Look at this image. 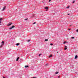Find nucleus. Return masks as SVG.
<instances>
[{
	"label": "nucleus",
	"mask_w": 78,
	"mask_h": 78,
	"mask_svg": "<svg viewBox=\"0 0 78 78\" xmlns=\"http://www.w3.org/2000/svg\"><path fill=\"white\" fill-rule=\"evenodd\" d=\"M66 42H67L66 41H65L64 42V44H66Z\"/></svg>",
	"instance_id": "obj_21"
},
{
	"label": "nucleus",
	"mask_w": 78,
	"mask_h": 78,
	"mask_svg": "<svg viewBox=\"0 0 78 78\" xmlns=\"http://www.w3.org/2000/svg\"><path fill=\"white\" fill-rule=\"evenodd\" d=\"M20 44V43H17L16 44V45H17V46H18V45H19Z\"/></svg>",
	"instance_id": "obj_7"
},
{
	"label": "nucleus",
	"mask_w": 78,
	"mask_h": 78,
	"mask_svg": "<svg viewBox=\"0 0 78 78\" xmlns=\"http://www.w3.org/2000/svg\"><path fill=\"white\" fill-rule=\"evenodd\" d=\"M45 9H48V7H45Z\"/></svg>",
	"instance_id": "obj_11"
},
{
	"label": "nucleus",
	"mask_w": 78,
	"mask_h": 78,
	"mask_svg": "<svg viewBox=\"0 0 78 78\" xmlns=\"http://www.w3.org/2000/svg\"><path fill=\"white\" fill-rule=\"evenodd\" d=\"M3 78H5V77H3Z\"/></svg>",
	"instance_id": "obj_30"
},
{
	"label": "nucleus",
	"mask_w": 78,
	"mask_h": 78,
	"mask_svg": "<svg viewBox=\"0 0 78 78\" xmlns=\"http://www.w3.org/2000/svg\"><path fill=\"white\" fill-rule=\"evenodd\" d=\"M28 18L26 19H25V20H28Z\"/></svg>",
	"instance_id": "obj_14"
},
{
	"label": "nucleus",
	"mask_w": 78,
	"mask_h": 78,
	"mask_svg": "<svg viewBox=\"0 0 78 78\" xmlns=\"http://www.w3.org/2000/svg\"><path fill=\"white\" fill-rule=\"evenodd\" d=\"M58 72H55V74H58Z\"/></svg>",
	"instance_id": "obj_13"
},
{
	"label": "nucleus",
	"mask_w": 78,
	"mask_h": 78,
	"mask_svg": "<svg viewBox=\"0 0 78 78\" xmlns=\"http://www.w3.org/2000/svg\"><path fill=\"white\" fill-rule=\"evenodd\" d=\"M42 55V54H40L39 55V56H41Z\"/></svg>",
	"instance_id": "obj_22"
},
{
	"label": "nucleus",
	"mask_w": 78,
	"mask_h": 78,
	"mask_svg": "<svg viewBox=\"0 0 78 78\" xmlns=\"http://www.w3.org/2000/svg\"><path fill=\"white\" fill-rule=\"evenodd\" d=\"M53 56V55H50L49 57V58H50L51 57H52Z\"/></svg>",
	"instance_id": "obj_9"
},
{
	"label": "nucleus",
	"mask_w": 78,
	"mask_h": 78,
	"mask_svg": "<svg viewBox=\"0 0 78 78\" xmlns=\"http://www.w3.org/2000/svg\"><path fill=\"white\" fill-rule=\"evenodd\" d=\"M3 43H4V41H2V44H3Z\"/></svg>",
	"instance_id": "obj_18"
},
{
	"label": "nucleus",
	"mask_w": 78,
	"mask_h": 78,
	"mask_svg": "<svg viewBox=\"0 0 78 78\" xmlns=\"http://www.w3.org/2000/svg\"><path fill=\"white\" fill-rule=\"evenodd\" d=\"M28 67V66H25V67L26 68H27V67Z\"/></svg>",
	"instance_id": "obj_10"
},
{
	"label": "nucleus",
	"mask_w": 78,
	"mask_h": 78,
	"mask_svg": "<svg viewBox=\"0 0 78 78\" xmlns=\"http://www.w3.org/2000/svg\"><path fill=\"white\" fill-rule=\"evenodd\" d=\"M68 15H70V14H68Z\"/></svg>",
	"instance_id": "obj_31"
},
{
	"label": "nucleus",
	"mask_w": 78,
	"mask_h": 78,
	"mask_svg": "<svg viewBox=\"0 0 78 78\" xmlns=\"http://www.w3.org/2000/svg\"><path fill=\"white\" fill-rule=\"evenodd\" d=\"M57 53H58V51L57 52Z\"/></svg>",
	"instance_id": "obj_29"
},
{
	"label": "nucleus",
	"mask_w": 78,
	"mask_h": 78,
	"mask_svg": "<svg viewBox=\"0 0 78 78\" xmlns=\"http://www.w3.org/2000/svg\"><path fill=\"white\" fill-rule=\"evenodd\" d=\"M78 58V55H76L75 56V59H77Z\"/></svg>",
	"instance_id": "obj_4"
},
{
	"label": "nucleus",
	"mask_w": 78,
	"mask_h": 78,
	"mask_svg": "<svg viewBox=\"0 0 78 78\" xmlns=\"http://www.w3.org/2000/svg\"><path fill=\"white\" fill-rule=\"evenodd\" d=\"M19 57H18L16 60V61H17L18 60H19Z\"/></svg>",
	"instance_id": "obj_6"
},
{
	"label": "nucleus",
	"mask_w": 78,
	"mask_h": 78,
	"mask_svg": "<svg viewBox=\"0 0 78 78\" xmlns=\"http://www.w3.org/2000/svg\"><path fill=\"white\" fill-rule=\"evenodd\" d=\"M48 41V40L47 39H46L45 40V41Z\"/></svg>",
	"instance_id": "obj_12"
},
{
	"label": "nucleus",
	"mask_w": 78,
	"mask_h": 78,
	"mask_svg": "<svg viewBox=\"0 0 78 78\" xmlns=\"http://www.w3.org/2000/svg\"><path fill=\"white\" fill-rule=\"evenodd\" d=\"M76 32H77V33H78V29H77V30H76Z\"/></svg>",
	"instance_id": "obj_17"
},
{
	"label": "nucleus",
	"mask_w": 78,
	"mask_h": 78,
	"mask_svg": "<svg viewBox=\"0 0 78 78\" xmlns=\"http://www.w3.org/2000/svg\"><path fill=\"white\" fill-rule=\"evenodd\" d=\"M0 25H1V24H0Z\"/></svg>",
	"instance_id": "obj_35"
},
{
	"label": "nucleus",
	"mask_w": 78,
	"mask_h": 78,
	"mask_svg": "<svg viewBox=\"0 0 78 78\" xmlns=\"http://www.w3.org/2000/svg\"><path fill=\"white\" fill-rule=\"evenodd\" d=\"M4 44H2V45H4Z\"/></svg>",
	"instance_id": "obj_32"
},
{
	"label": "nucleus",
	"mask_w": 78,
	"mask_h": 78,
	"mask_svg": "<svg viewBox=\"0 0 78 78\" xmlns=\"http://www.w3.org/2000/svg\"><path fill=\"white\" fill-rule=\"evenodd\" d=\"M50 1H51V0H49V2H50Z\"/></svg>",
	"instance_id": "obj_25"
},
{
	"label": "nucleus",
	"mask_w": 78,
	"mask_h": 78,
	"mask_svg": "<svg viewBox=\"0 0 78 78\" xmlns=\"http://www.w3.org/2000/svg\"><path fill=\"white\" fill-rule=\"evenodd\" d=\"M70 30V29H69V30Z\"/></svg>",
	"instance_id": "obj_34"
},
{
	"label": "nucleus",
	"mask_w": 78,
	"mask_h": 78,
	"mask_svg": "<svg viewBox=\"0 0 78 78\" xmlns=\"http://www.w3.org/2000/svg\"><path fill=\"white\" fill-rule=\"evenodd\" d=\"M36 78V77H33V78Z\"/></svg>",
	"instance_id": "obj_28"
},
{
	"label": "nucleus",
	"mask_w": 78,
	"mask_h": 78,
	"mask_svg": "<svg viewBox=\"0 0 78 78\" xmlns=\"http://www.w3.org/2000/svg\"><path fill=\"white\" fill-rule=\"evenodd\" d=\"M5 9H6V7L4 6V7H3V8L2 10V11H4V10H5Z\"/></svg>",
	"instance_id": "obj_2"
},
{
	"label": "nucleus",
	"mask_w": 78,
	"mask_h": 78,
	"mask_svg": "<svg viewBox=\"0 0 78 78\" xmlns=\"http://www.w3.org/2000/svg\"><path fill=\"white\" fill-rule=\"evenodd\" d=\"M69 8V6H68L66 7L67 8Z\"/></svg>",
	"instance_id": "obj_23"
},
{
	"label": "nucleus",
	"mask_w": 78,
	"mask_h": 78,
	"mask_svg": "<svg viewBox=\"0 0 78 78\" xmlns=\"http://www.w3.org/2000/svg\"><path fill=\"white\" fill-rule=\"evenodd\" d=\"M1 47H2V45L1 46Z\"/></svg>",
	"instance_id": "obj_26"
},
{
	"label": "nucleus",
	"mask_w": 78,
	"mask_h": 78,
	"mask_svg": "<svg viewBox=\"0 0 78 78\" xmlns=\"http://www.w3.org/2000/svg\"><path fill=\"white\" fill-rule=\"evenodd\" d=\"M48 64H46V66H48Z\"/></svg>",
	"instance_id": "obj_27"
},
{
	"label": "nucleus",
	"mask_w": 78,
	"mask_h": 78,
	"mask_svg": "<svg viewBox=\"0 0 78 78\" xmlns=\"http://www.w3.org/2000/svg\"><path fill=\"white\" fill-rule=\"evenodd\" d=\"M36 23V22L34 23H33V24H35Z\"/></svg>",
	"instance_id": "obj_20"
},
{
	"label": "nucleus",
	"mask_w": 78,
	"mask_h": 78,
	"mask_svg": "<svg viewBox=\"0 0 78 78\" xmlns=\"http://www.w3.org/2000/svg\"><path fill=\"white\" fill-rule=\"evenodd\" d=\"M59 76H58V78H59Z\"/></svg>",
	"instance_id": "obj_33"
},
{
	"label": "nucleus",
	"mask_w": 78,
	"mask_h": 78,
	"mask_svg": "<svg viewBox=\"0 0 78 78\" xmlns=\"http://www.w3.org/2000/svg\"><path fill=\"white\" fill-rule=\"evenodd\" d=\"M72 39H74V37H71Z\"/></svg>",
	"instance_id": "obj_19"
},
{
	"label": "nucleus",
	"mask_w": 78,
	"mask_h": 78,
	"mask_svg": "<svg viewBox=\"0 0 78 78\" xmlns=\"http://www.w3.org/2000/svg\"><path fill=\"white\" fill-rule=\"evenodd\" d=\"M14 27H15V26H13L12 27L9 28V30H11V29H12L13 28H14Z\"/></svg>",
	"instance_id": "obj_1"
},
{
	"label": "nucleus",
	"mask_w": 78,
	"mask_h": 78,
	"mask_svg": "<svg viewBox=\"0 0 78 78\" xmlns=\"http://www.w3.org/2000/svg\"><path fill=\"white\" fill-rule=\"evenodd\" d=\"M75 2V1H73V3H74Z\"/></svg>",
	"instance_id": "obj_15"
},
{
	"label": "nucleus",
	"mask_w": 78,
	"mask_h": 78,
	"mask_svg": "<svg viewBox=\"0 0 78 78\" xmlns=\"http://www.w3.org/2000/svg\"><path fill=\"white\" fill-rule=\"evenodd\" d=\"M11 24H12V23H9V24L7 25V26H10Z\"/></svg>",
	"instance_id": "obj_3"
},
{
	"label": "nucleus",
	"mask_w": 78,
	"mask_h": 78,
	"mask_svg": "<svg viewBox=\"0 0 78 78\" xmlns=\"http://www.w3.org/2000/svg\"><path fill=\"white\" fill-rule=\"evenodd\" d=\"M50 45H53V43L50 44Z\"/></svg>",
	"instance_id": "obj_16"
},
{
	"label": "nucleus",
	"mask_w": 78,
	"mask_h": 78,
	"mask_svg": "<svg viewBox=\"0 0 78 78\" xmlns=\"http://www.w3.org/2000/svg\"><path fill=\"white\" fill-rule=\"evenodd\" d=\"M67 46H65V48H64V49H65V50H67Z\"/></svg>",
	"instance_id": "obj_8"
},
{
	"label": "nucleus",
	"mask_w": 78,
	"mask_h": 78,
	"mask_svg": "<svg viewBox=\"0 0 78 78\" xmlns=\"http://www.w3.org/2000/svg\"><path fill=\"white\" fill-rule=\"evenodd\" d=\"M27 41L28 42H30V40H28Z\"/></svg>",
	"instance_id": "obj_24"
},
{
	"label": "nucleus",
	"mask_w": 78,
	"mask_h": 78,
	"mask_svg": "<svg viewBox=\"0 0 78 78\" xmlns=\"http://www.w3.org/2000/svg\"><path fill=\"white\" fill-rule=\"evenodd\" d=\"M2 20H3V19L2 18H1L0 19V23H2Z\"/></svg>",
	"instance_id": "obj_5"
}]
</instances>
